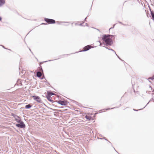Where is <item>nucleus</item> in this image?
I'll use <instances>...</instances> for the list:
<instances>
[{
  "label": "nucleus",
  "mask_w": 154,
  "mask_h": 154,
  "mask_svg": "<svg viewBox=\"0 0 154 154\" xmlns=\"http://www.w3.org/2000/svg\"><path fill=\"white\" fill-rule=\"evenodd\" d=\"M92 48V46H91V45H87V46L83 48V50L82 51H88L89 49Z\"/></svg>",
  "instance_id": "obj_5"
},
{
  "label": "nucleus",
  "mask_w": 154,
  "mask_h": 154,
  "mask_svg": "<svg viewBox=\"0 0 154 154\" xmlns=\"http://www.w3.org/2000/svg\"><path fill=\"white\" fill-rule=\"evenodd\" d=\"M153 77H154V76H153Z\"/></svg>",
  "instance_id": "obj_19"
},
{
  "label": "nucleus",
  "mask_w": 154,
  "mask_h": 154,
  "mask_svg": "<svg viewBox=\"0 0 154 154\" xmlns=\"http://www.w3.org/2000/svg\"><path fill=\"white\" fill-rule=\"evenodd\" d=\"M54 95V94L51 92H47V95L48 96H50V97L52 95Z\"/></svg>",
  "instance_id": "obj_8"
},
{
  "label": "nucleus",
  "mask_w": 154,
  "mask_h": 154,
  "mask_svg": "<svg viewBox=\"0 0 154 154\" xmlns=\"http://www.w3.org/2000/svg\"><path fill=\"white\" fill-rule=\"evenodd\" d=\"M151 13L152 17L153 19V20H154V12L152 11H151Z\"/></svg>",
  "instance_id": "obj_12"
},
{
  "label": "nucleus",
  "mask_w": 154,
  "mask_h": 154,
  "mask_svg": "<svg viewBox=\"0 0 154 154\" xmlns=\"http://www.w3.org/2000/svg\"><path fill=\"white\" fill-rule=\"evenodd\" d=\"M31 107V105L28 104V105H26V106L25 108L26 109H27V108H30V107Z\"/></svg>",
  "instance_id": "obj_13"
},
{
  "label": "nucleus",
  "mask_w": 154,
  "mask_h": 154,
  "mask_svg": "<svg viewBox=\"0 0 154 154\" xmlns=\"http://www.w3.org/2000/svg\"><path fill=\"white\" fill-rule=\"evenodd\" d=\"M2 19V18L1 17H0V21Z\"/></svg>",
  "instance_id": "obj_15"
},
{
  "label": "nucleus",
  "mask_w": 154,
  "mask_h": 154,
  "mask_svg": "<svg viewBox=\"0 0 154 154\" xmlns=\"http://www.w3.org/2000/svg\"><path fill=\"white\" fill-rule=\"evenodd\" d=\"M37 75L38 77H40L42 75L41 72H38L37 73Z\"/></svg>",
  "instance_id": "obj_10"
},
{
  "label": "nucleus",
  "mask_w": 154,
  "mask_h": 154,
  "mask_svg": "<svg viewBox=\"0 0 154 154\" xmlns=\"http://www.w3.org/2000/svg\"><path fill=\"white\" fill-rule=\"evenodd\" d=\"M42 24H45L44 23H42Z\"/></svg>",
  "instance_id": "obj_17"
},
{
  "label": "nucleus",
  "mask_w": 154,
  "mask_h": 154,
  "mask_svg": "<svg viewBox=\"0 0 154 154\" xmlns=\"http://www.w3.org/2000/svg\"><path fill=\"white\" fill-rule=\"evenodd\" d=\"M42 78V79L43 78L42 77V78Z\"/></svg>",
  "instance_id": "obj_18"
},
{
  "label": "nucleus",
  "mask_w": 154,
  "mask_h": 154,
  "mask_svg": "<svg viewBox=\"0 0 154 154\" xmlns=\"http://www.w3.org/2000/svg\"><path fill=\"white\" fill-rule=\"evenodd\" d=\"M153 78H149V79H148V80H149L150 79H153Z\"/></svg>",
  "instance_id": "obj_14"
},
{
  "label": "nucleus",
  "mask_w": 154,
  "mask_h": 154,
  "mask_svg": "<svg viewBox=\"0 0 154 154\" xmlns=\"http://www.w3.org/2000/svg\"><path fill=\"white\" fill-rule=\"evenodd\" d=\"M16 121L18 122H20L21 121V119L20 117L17 116L15 118Z\"/></svg>",
  "instance_id": "obj_7"
},
{
  "label": "nucleus",
  "mask_w": 154,
  "mask_h": 154,
  "mask_svg": "<svg viewBox=\"0 0 154 154\" xmlns=\"http://www.w3.org/2000/svg\"><path fill=\"white\" fill-rule=\"evenodd\" d=\"M5 0H0V3L2 5L5 4Z\"/></svg>",
  "instance_id": "obj_11"
},
{
  "label": "nucleus",
  "mask_w": 154,
  "mask_h": 154,
  "mask_svg": "<svg viewBox=\"0 0 154 154\" xmlns=\"http://www.w3.org/2000/svg\"><path fill=\"white\" fill-rule=\"evenodd\" d=\"M16 126L18 127L22 128H24L25 127V125L24 124L23 122H20V124H17L16 125Z\"/></svg>",
  "instance_id": "obj_4"
},
{
  "label": "nucleus",
  "mask_w": 154,
  "mask_h": 154,
  "mask_svg": "<svg viewBox=\"0 0 154 154\" xmlns=\"http://www.w3.org/2000/svg\"><path fill=\"white\" fill-rule=\"evenodd\" d=\"M114 36L104 35L103 36L102 40L104 44L107 45H111L112 43V39H114Z\"/></svg>",
  "instance_id": "obj_1"
},
{
  "label": "nucleus",
  "mask_w": 154,
  "mask_h": 154,
  "mask_svg": "<svg viewBox=\"0 0 154 154\" xmlns=\"http://www.w3.org/2000/svg\"><path fill=\"white\" fill-rule=\"evenodd\" d=\"M88 117L87 116H86V118L87 119H88Z\"/></svg>",
  "instance_id": "obj_16"
},
{
  "label": "nucleus",
  "mask_w": 154,
  "mask_h": 154,
  "mask_svg": "<svg viewBox=\"0 0 154 154\" xmlns=\"http://www.w3.org/2000/svg\"><path fill=\"white\" fill-rule=\"evenodd\" d=\"M46 97H47V99H48V100H49V101H51V102L53 101V100H51V97L50 96H48V95H47L46 96Z\"/></svg>",
  "instance_id": "obj_9"
},
{
  "label": "nucleus",
  "mask_w": 154,
  "mask_h": 154,
  "mask_svg": "<svg viewBox=\"0 0 154 154\" xmlns=\"http://www.w3.org/2000/svg\"><path fill=\"white\" fill-rule=\"evenodd\" d=\"M33 99L38 103H41L42 100L41 98L38 96H31Z\"/></svg>",
  "instance_id": "obj_3"
},
{
  "label": "nucleus",
  "mask_w": 154,
  "mask_h": 154,
  "mask_svg": "<svg viewBox=\"0 0 154 154\" xmlns=\"http://www.w3.org/2000/svg\"><path fill=\"white\" fill-rule=\"evenodd\" d=\"M44 20L48 24H54L55 23V20L52 19L45 18Z\"/></svg>",
  "instance_id": "obj_2"
},
{
  "label": "nucleus",
  "mask_w": 154,
  "mask_h": 154,
  "mask_svg": "<svg viewBox=\"0 0 154 154\" xmlns=\"http://www.w3.org/2000/svg\"><path fill=\"white\" fill-rule=\"evenodd\" d=\"M58 103L59 104H60L62 105L65 106L67 104V102L66 101L59 100L58 101Z\"/></svg>",
  "instance_id": "obj_6"
}]
</instances>
